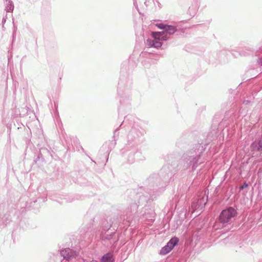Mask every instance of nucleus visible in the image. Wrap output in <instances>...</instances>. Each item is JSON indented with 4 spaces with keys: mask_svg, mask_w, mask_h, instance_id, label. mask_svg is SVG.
Returning a JSON list of instances; mask_svg holds the SVG:
<instances>
[{
    "mask_svg": "<svg viewBox=\"0 0 262 262\" xmlns=\"http://www.w3.org/2000/svg\"><path fill=\"white\" fill-rule=\"evenodd\" d=\"M132 84V81L129 80L126 81V78L124 77L120 78L118 83L119 88L117 91L118 95L120 97V103H122V101L124 100V95L125 98L129 97L128 90L130 88Z\"/></svg>",
    "mask_w": 262,
    "mask_h": 262,
    "instance_id": "5",
    "label": "nucleus"
},
{
    "mask_svg": "<svg viewBox=\"0 0 262 262\" xmlns=\"http://www.w3.org/2000/svg\"><path fill=\"white\" fill-rule=\"evenodd\" d=\"M46 200H47V198L46 197V198H45V199L43 200V201L45 202V201H46Z\"/></svg>",
    "mask_w": 262,
    "mask_h": 262,
    "instance_id": "33",
    "label": "nucleus"
},
{
    "mask_svg": "<svg viewBox=\"0 0 262 262\" xmlns=\"http://www.w3.org/2000/svg\"><path fill=\"white\" fill-rule=\"evenodd\" d=\"M206 146V144L203 145L197 143L183 154L177 166L181 176L187 172H193L200 165L204 162L202 156Z\"/></svg>",
    "mask_w": 262,
    "mask_h": 262,
    "instance_id": "2",
    "label": "nucleus"
},
{
    "mask_svg": "<svg viewBox=\"0 0 262 262\" xmlns=\"http://www.w3.org/2000/svg\"><path fill=\"white\" fill-rule=\"evenodd\" d=\"M8 212L7 205L5 203L0 204V219L3 220L4 226H6L10 221V215Z\"/></svg>",
    "mask_w": 262,
    "mask_h": 262,
    "instance_id": "7",
    "label": "nucleus"
},
{
    "mask_svg": "<svg viewBox=\"0 0 262 262\" xmlns=\"http://www.w3.org/2000/svg\"><path fill=\"white\" fill-rule=\"evenodd\" d=\"M127 147L125 145L122 149V154L124 158L129 164L134 163L136 160H140L142 159V152L137 146H130Z\"/></svg>",
    "mask_w": 262,
    "mask_h": 262,
    "instance_id": "4",
    "label": "nucleus"
},
{
    "mask_svg": "<svg viewBox=\"0 0 262 262\" xmlns=\"http://www.w3.org/2000/svg\"><path fill=\"white\" fill-rule=\"evenodd\" d=\"M237 212L235 209L232 207H228L223 210L221 212L219 220L223 225L230 224L232 219L237 215Z\"/></svg>",
    "mask_w": 262,
    "mask_h": 262,
    "instance_id": "6",
    "label": "nucleus"
},
{
    "mask_svg": "<svg viewBox=\"0 0 262 262\" xmlns=\"http://www.w3.org/2000/svg\"><path fill=\"white\" fill-rule=\"evenodd\" d=\"M134 5L137 8L138 7V0L134 1Z\"/></svg>",
    "mask_w": 262,
    "mask_h": 262,
    "instance_id": "28",
    "label": "nucleus"
},
{
    "mask_svg": "<svg viewBox=\"0 0 262 262\" xmlns=\"http://www.w3.org/2000/svg\"><path fill=\"white\" fill-rule=\"evenodd\" d=\"M91 262H99L97 260H93L92 261H91Z\"/></svg>",
    "mask_w": 262,
    "mask_h": 262,
    "instance_id": "31",
    "label": "nucleus"
},
{
    "mask_svg": "<svg viewBox=\"0 0 262 262\" xmlns=\"http://www.w3.org/2000/svg\"><path fill=\"white\" fill-rule=\"evenodd\" d=\"M169 177V168L166 166H163L158 173H153L147 178L145 183L149 197L141 195L140 193L136 194L134 202L132 203L126 208L123 212V214L121 216L125 226H129L136 216L137 209L140 203L143 202H147L150 200H153L156 195L163 191Z\"/></svg>",
    "mask_w": 262,
    "mask_h": 262,
    "instance_id": "1",
    "label": "nucleus"
},
{
    "mask_svg": "<svg viewBox=\"0 0 262 262\" xmlns=\"http://www.w3.org/2000/svg\"><path fill=\"white\" fill-rule=\"evenodd\" d=\"M102 239H106L110 241L111 244H113V245L117 243L119 240L118 236H116V233L113 232L110 234H106L102 237Z\"/></svg>",
    "mask_w": 262,
    "mask_h": 262,
    "instance_id": "12",
    "label": "nucleus"
},
{
    "mask_svg": "<svg viewBox=\"0 0 262 262\" xmlns=\"http://www.w3.org/2000/svg\"><path fill=\"white\" fill-rule=\"evenodd\" d=\"M179 239L176 236H174L168 241L166 245L168 246L171 250H172L174 247L178 244Z\"/></svg>",
    "mask_w": 262,
    "mask_h": 262,
    "instance_id": "15",
    "label": "nucleus"
},
{
    "mask_svg": "<svg viewBox=\"0 0 262 262\" xmlns=\"http://www.w3.org/2000/svg\"><path fill=\"white\" fill-rule=\"evenodd\" d=\"M60 254L64 259L69 260L71 258L76 256L78 253L73 249L66 248L60 250Z\"/></svg>",
    "mask_w": 262,
    "mask_h": 262,
    "instance_id": "9",
    "label": "nucleus"
},
{
    "mask_svg": "<svg viewBox=\"0 0 262 262\" xmlns=\"http://www.w3.org/2000/svg\"><path fill=\"white\" fill-rule=\"evenodd\" d=\"M172 250L168 247L166 245L162 247L160 251V254L165 255L170 252Z\"/></svg>",
    "mask_w": 262,
    "mask_h": 262,
    "instance_id": "19",
    "label": "nucleus"
},
{
    "mask_svg": "<svg viewBox=\"0 0 262 262\" xmlns=\"http://www.w3.org/2000/svg\"><path fill=\"white\" fill-rule=\"evenodd\" d=\"M132 117H131L130 116H126V117H125L124 120L122 122V123L120 124V126L119 127H117L115 130L114 133V138L115 142H114V141H110L108 143V150H110V151L112 150V148H113L115 147V146L116 145L115 137L116 136L118 137L119 136L118 133H117V131L118 130L119 128L120 127H121L123 125V123H126L127 121H128L129 120H132Z\"/></svg>",
    "mask_w": 262,
    "mask_h": 262,
    "instance_id": "10",
    "label": "nucleus"
},
{
    "mask_svg": "<svg viewBox=\"0 0 262 262\" xmlns=\"http://www.w3.org/2000/svg\"><path fill=\"white\" fill-rule=\"evenodd\" d=\"M251 103V100H244L243 101V103L245 105H248Z\"/></svg>",
    "mask_w": 262,
    "mask_h": 262,
    "instance_id": "27",
    "label": "nucleus"
},
{
    "mask_svg": "<svg viewBox=\"0 0 262 262\" xmlns=\"http://www.w3.org/2000/svg\"><path fill=\"white\" fill-rule=\"evenodd\" d=\"M106 145H107V143H106L105 144L103 145L102 146V148H106Z\"/></svg>",
    "mask_w": 262,
    "mask_h": 262,
    "instance_id": "29",
    "label": "nucleus"
},
{
    "mask_svg": "<svg viewBox=\"0 0 262 262\" xmlns=\"http://www.w3.org/2000/svg\"><path fill=\"white\" fill-rule=\"evenodd\" d=\"M250 148L252 151L262 152V130L261 135L251 144Z\"/></svg>",
    "mask_w": 262,
    "mask_h": 262,
    "instance_id": "8",
    "label": "nucleus"
},
{
    "mask_svg": "<svg viewBox=\"0 0 262 262\" xmlns=\"http://www.w3.org/2000/svg\"><path fill=\"white\" fill-rule=\"evenodd\" d=\"M112 225L111 224H108L107 226L106 225H104V224H103V229L104 230H108L110 227H111Z\"/></svg>",
    "mask_w": 262,
    "mask_h": 262,
    "instance_id": "25",
    "label": "nucleus"
},
{
    "mask_svg": "<svg viewBox=\"0 0 262 262\" xmlns=\"http://www.w3.org/2000/svg\"><path fill=\"white\" fill-rule=\"evenodd\" d=\"M101 262H114L115 259L112 252L104 254L101 258Z\"/></svg>",
    "mask_w": 262,
    "mask_h": 262,
    "instance_id": "14",
    "label": "nucleus"
},
{
    "mask_svg": "<svg viewBox=\"0 0 262 262\" xmlns=\"http://www.w3.org/2000/svg\"><path fill=\"white\" fill-rule=\"evenodd\" d=\"M177 28L174 26H172V25H167L166 28V29L165 30V32L167 34H169V35H172L175 32H177Z\"/></svg>",
    "mask_w": 262,
    "mask_h": 262,
    "instance_id": "16",
    "label": "nucleus"
},
{
    "mask_svg": "<svg viewBox=\"0 0 262 262\" xmlns=\"http://www.w3.org/2000/svg\"><path fill=\"white\" fill-rule=\"evenodd\" d=\"M61 136L62 138H63L65 140L67 144H70V139L69 138L66 134L61 132Z\"/></svg>",
    "mask_w": 262,
    "mask_h": 262,
    "instance_id": "22",
    "label": "nucleus"
},
{
    "mask_svg": "<svg viewBox=\"0 0 262 262\" xmlns=\"http://www.w3.org/2000/svg\"><path fill=\"white\" fill-rule=\"evenodd\" d=\"M5 10L8 12H12L14 10V4L11 0H5Z\"/></svg>",
    "mask_w": 262,
    "mask_h": 262,
    "instance_id": "17",
    "label": "nucleus"
},
{
    "mask_svg": "<svg viewBox=\"0 0 262 262\" xmlns=\"http://www.w3.org/2000/svg\"><path fill=\"white\" fill-rule=\"evenodd\" d=\"M254 54L255 56H259L262 54V39L259 43L258 47L255 50Z\"/></svg>",
    "mask_w": 262,
    "mask_h": 262,
    "instance_id": "18",
    "label": "nucleus"
},
{
    "mask_svg": "<svg viewBox=\"0 0 262 262\" xmlns=\"http://www.w3.org/2000/svg\"><path fill=\"white\" fill-rule=\"evenodd\" d=\"M143 3L146 6H147L148 5L149 1H147V0H138V3L141 4Z\"/></svg>",
    "mask_w": 262,
    "mask_h": 262,
    "instance_id": "24",
    "label": "nucleus"
},
{
    "mask_svg": "<svg viewBox=\"0 0 262 262\" xmlns=\"http://www.w3.org/2000/svg\"><path fill=\"white\" fill-rule=\"evenodd\" d=\"M154 213H151L150 215V216H148V213H145L144 214H142L143 218L145 219L146 220L154 221L155 220V215Z\"/></svg>",
    "mask_w": 262,
    "mask_h": 262,
    "instance_id": "20",
    "label": "nucleus"
},
{
    "mask_svg": "<svg viewBox=\"0 0 262 262\" xmlns=\"http://www.w3.org/2000/svg\"><path fill=\"white\" fill-rule=\"evenodd\" d=\"M248 184L245 182L243 185L240 186L239 189H240V190H243L244 188H245L247 187H248Z\"/></svg>",
    "mask_w": 262,
    "mask_h": 262,
    "instance_id": "26",
    "label": "nucleus"
},
{
    "mask_svg": "<svg viewBox=\"0 0 262 262\" xmlns=\"http://www.w3.org/2000/svg\"><path fill=\"white\" fill-rule=\"evenodd\" d=\"M146 130L142 128L138 123L134 122L131 129L127 135V147L136 146L140 144L143 141V137Z\"/></svg>",
    "mask_w": 262,
    "mask_h": 262,
    "instance_id": "3",
    "label": "nucleus"
},
{
    "mask_svg": "<svg viewBox=\"0 0 262 262\" xmlns=\"http://www.w3.org/2000/svg\"><path fill=\"white\" fill-rule=\"evenodd\" d=\"M146 44L148 46L150 47L159 49V48L161 47L162 45V42H161L158 40H156L154 38V39H148L146 40Z\"/></svg>",
    "mask_w": 262,
    "mask_h": 262,
    "instance_id": "13",
    "label": "nucleus"
},
{
    "mask_svg": "<svg viewBox=\"0 0 262 262\" xmlns=\"http://www.w3.org/2000/svg\"><path fill=\"white\" fill-rule=\"evenodd\" d=\"M167 25L164 24L163 23H159L157 24V26L158 28H159L161 30H162L164 32L166 28L167 27Z\"/></svg>",
    "mask_w": 262,
    "mask_h": 262,
    "instance_id": "21",
    "label": "nucleus"
},
{
    "mask_svg": "<svg viewBox=\"0 0 262 262\" xmlns=\"http://www.w3.org/2000/svg\"><path fill=\"white\" fill-rule=\"evenodd\" d=\"M257 59H256V64L259 67L262 66V55L259 56H256Z\"/></svg>",
    "mask_w": 262,
    "mask_h": 262,
    "instance_id": "23",
    "label": "nucleus"
},
{
    "mask_svg": "<svg viewBox=\"0 0 262 262\" xmlns=\"http://www.w3.org/2000/svg\"><path fill=\"white\" fill-rule=\"evenodd\" d=\"M108 160V154L107 155V158L106 161H107Z\"/></svg>",
    "mask_w": 262,
    "mask_h": 262,
    "instance_id": "32",
    "label": "nucleus"
},
{
    "mask_svg": "<svg viewBox=\"0 0 262 262\" xmlns=\"http://www.w3.org/2000/svg\"><path fill=\"white\" fill-rule=\"evenodd\" d=\"M152 37L156 40L160 41H165L168 39L169 37L165 32H152Z\"/></svg>",
    "mask_w": 262,
    "mask_h": 262,
    "instance_id": "11",
    "label": "nucleus"
},
{
    "mask_svg": "<svg viewBox=\"0 0 262 262\" xmlns=\"http://www.w3.org/2000/svg\"><path fill=\"white\" fill-rule=\"evenodd\" d=\"M249 51H253V49H251Z\"/></svg>",
    "mask_w": 262,
    "mask_h": 262,
    "instance_id": "34",
    "label": "nucleus"
},
{
    "mask_svg": "<svg viewBox=\"0 0 262 262\" xmlns=\"http://www.w3.org/2000/svg\"><path fill=\"white\" fill-rule=\"evenodd\" d=\"M2 21H3V23H5V21H6V19H5V18H3V20H2Z\"/></svg>",
    "mask_w": 262,
    "mask_h": 262,
    "instance_id": "30",
    "label": "nucleus"
}]
</instances>
